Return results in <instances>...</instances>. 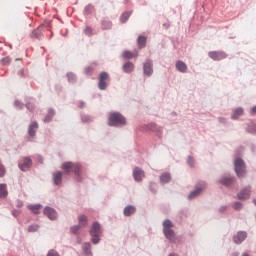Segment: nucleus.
<instances>
[{"instance_id":"11","label":"nucleus","mask_w":256,"mask_h":256,"mask_svg":"<svg viewBox=\"0 0 256 256\" xmlns=\"http://www.w3.org/2000/svg\"><path fill=\"white\" fill-rule=\"evenodd\" d=\"M144 75H147L148 77L153 75V62L150 60L144 63Z\"/></svg>"},{"instance_id":"9","label":"nucleus","mask_w":256,"mask_h":256,"mask_svg":"<svg viewBox=\"0 0 256 256\" xmlns=\"http://www.w3.org/2000/svg\"><path fill=\"white\" fill-rule=\"evenodd\" d=\"M44 215H46V217L51 221H55V219H57V211L51 207H46L44 209Z\"/></svg>"},{"instance_id":"18","label":"nucleus","mask_w":256,"mask_h":256,"mask_svg":"<svg viewBox=\"0 0 256 256\" xmlns=\"http://www.w3.org/2000/svg\"><path fill=\"white\" fill-rule=\"evenodd\" d=\"M249 197H251L250 189H245L238 194V199H241V200L249 199Z\"/></svg>"},{"instance_id":"31","label":"nucleus","mask_w":256,"mask_h":256,"mask_svg":"<svg viewBox=\"0 0 256 256\" xmlns=\"http://www.w3.org/2000/svg\"><path fill=\"white\" fill-rule=\"evenodd\" d=\"M243 115V110L241 108H237L234 110V114L232 115V119H239Z\"/></svg>"},{"instance_id":"33","label":"nucleus","mask_w":256,"mask_h":256,"mask_svg":"<svg viewBox=\"0 0 256 256\" xmlns=\"http://www.w3.org/2000/svg\"><path fill=\"white\" fill-rule=\"evenodd\" d=\"M220 183H222V185H225L226 187H229V185L233 184V179L231 178H223Z\"/></svg>"},{"instance_id":"46","label":"nucleus","mask_w":256,"mask_h":256,"mask_svg":"<svg viewBox=\"0 0 256 256\" xmlns=\"http://www.w3.org/2000/svg\"><path fill=\"white\" fill-rule=\"evenodd\" d=\"M250 113L251 115H256V106L252 107Z\"/></svg>"},{"instance_id":"25","label":"nucleus","mask_w":256,"mask_h":256,"mask_svg":"<svg viewBox=\"0 0 256 256\" xmlns=\"http://www.w3.org/2000/svg\"><path fill=\"white\" fill-rule=\"evenodd\" d=\"M137 41L139 49H143L147 45V38L145 36H139Z\"/></svg>"},{"instance_id":"8","label":"nucleus","mask_w":256,"mask_h":256,"mask_svg":"<svg viewBox=\"0 0 256 256\" xmlns=\"http://www.w3.org/2000/svg\"><path fill=\"white\" fill-rule=\"evenodd\" d=\"M33 165V160H31V158H23L22 159V163L19 164V168L21 169V171H27V169L31 168V166Z\"/></svg>"},{"instance_id":"22","label":"nucleus","mask_w":256,"mask_h":256,"mask_svg":"<svg viewBox=\"0 0 256 256\" xmlns=\"http://www.w3.org/2000/svg\"><path fill=\"white\" fill-rule=\"evenodd\" d=\"M83 251L86 256H93V252H91V243H89V242L84 243Z\"/></svg>"},{"instance_id":"35","label":"nucleus","mask_w":256,"mask_h":256,"mask_svg":"<svg viewBox=\"0 0 256 256\" xmlns=\"http://www.w3.org/2000/svg\"><path fill=\"white\" fill-rule=\"evenodd\" d=\"M39 225L37 224H32L28 227V232L29 233H35V231H38Z\"/></svg>"},{"instance_id":"28","label":"nucleus","mask_w":256,"mask_h":256,"mask_svg":"<svg viewBox=\"0 0 256 256\" xmlns=\"http://www.w3.org/2000/svg\"><path fill=\"white\" fill-rule=\"evenodd\" d=\"M95 12V6L89 4L84 8V15H91Z\"/></svg>"},{"instance_id":"30","label":"nucleus","mask_w":256,"mask_h":256,"mask_svg":"<svg viewBox=\"0 0 256 256\" xmlns=\"http://www.w3.org/2000/svg\"><path fill=\"white\" fill-rule=\"evenodd\" d=\"M78 221H79V226L80 227H85L87 225V216L85 215H80L78 217Z\"/></svg>"},{"instance_id":"10","label":"nucleus","mask_w":256,"mask_h":256,"mask_svg":"<svg viewBox=\"0 0 256 256\" xmlns=\"http://www.w3.org/2000/svg\"><path fill=\"white\" fill-rule=\"evenodd\" d=\"M133 177L135 181H143V177H145V172L141 170V168L136 167L133 170Z\"/></svg>"},{"instance_id":"29","label":"nucleus","mask_w":256,"mask_h":256,"mask_svg":"<svg viewBox=\"0 0 256 256\" xmlns=\"http://www.w3.org/2000/svg\"><path fill=\"white\" fill-rule=\"evenodd\" d=\"M129 17H131V12H124L121 16H120V22L121 23H127V21H129Z\"/></svg>"},{"instance_id":"51","label":"nucleus","mask_w":256,"mask_h":256,"mask_svg":"<svg viewBox=\"0 0 256 256\" xmlns=\"http://www.w3.org/2000/svg\"><path fill=\"white\" fill-rule=\"evenodd\" d=\"M20 75L23 77V70L20 71Z\"/></svg>"},{"instance_id":"42","label":"nucleus","mask_w":256,"mask_h":256,"mask_svg":"<svg viewBox=\"0 0 256 256\" xmlns=\"http://www.w3.org/2000/svg\"><path fill=\"white\" fill-rule=\"evenodd\" d=\"M68 80H69L70 82L75 81V75H73L72 73L68 74Z\"/></svg>"},{"instance_id":"17","label":"nucleus","mask_w":256,"mask_h":256,"mask_svg":"<svg viewBox=\"0 0 256 256\" xmlns=\"http://www.w3.org/2000/svg\"><path fill=\"white\" fill-rule=\"evenodd\" d=\"M176 69L180 73H187V64H185L183 61H178L176 62Z\"/></svg>"},{"instance_id":"24","label":"nucleus","mask_w":256,"mask_h":256,"mask_svg":"<svg viewBox=\"0 0 256 256\" xmlns=\"http://www.w3.org/2000/svg\"><path fill=\"white\" fill-rule=\"evenodd\" d=\"M53 117H55V110L49 109L48 115L44 118V123H49L53 120Z\"/></svg>"},{"instance_id":"1","label":"nucleus","mask_w":256,"mask_h":256,"mask_svg":"<svg viewBox=\"0 0 256 256\" xmlns=\"http://www.w3.org/2000/svg\"><path fill=\"white\" fill-rule=\"evenodd\" d=\"M61 169L66 173V175H71L74 173L76 177H81V171L83 167L79 163L64 162L61 165Z\"/></svg>"},{"instance_id":"43","label":"nucleus","mask_w":256,"mask_h":256,"mask_svg":"<svg viewBox=\"0 0 256 256\" xmlns=\"http://www.w3.org/2000/svg\"><path fill=\"white\" fill-rule=\"evenodd\" d=\"M79 227H80V226H74V227H72V228H71V232H72V233H77V231H79Z\"/></svg>"},{"instance_id":"37","label":"nucleus","mask_w":256,"mask_h":256,"mask_svg":"<svg viewBox=\"0 0 256 256\" xmlns=\"http://www.w3.org/2000/svg\"><path fill=\"white\" fill-rule=\"evenodd\" d=\"M26 107H27V110H28V111H34V110H35V104L32 103V102H28V103L26 104Z\"/></svg>"},{"instance_id":"7","label":"nucleus","mask_w":256,"mask_h":256,"mask_svg":"<svg viewBox=\"0 0 256 256\" xmlns=\"http://www.w3.org/2000/svg\"><path fill=\"white\" fill-rule=\"evenodd\" d=\"M206 187H207V184H205V182H202L200 186H196V189L190 193L189 199H195V197H198V195H201V192L204 191Z\"/></svg>"},{"instance_id":"6","label":"nucleus","mask_w":256,"mask_h":256,"mask_svg":"<svg viewBox=\"0 0 256 256\" xmlns=\"http://www.w3.org/2000/svg\"><path fill=\"white\" fill-rule=\"evenodd\" d=\"M208 56L213 61H222V59H227V53L223 51H211L208 53Z\"/></svg>"},{"instance_id":"44","label":"nucleus","mask_w":256,"mask_h":256,"mask_svg":"<svg viewBox=\"0 0 256 256\" xmlns=\"http://www.w3.org/2000/svg\"><path fill=\"white\" fill-rule=\"evenodd\" d=\"M234 209H237V210L241 209V203L240 202H236L234 204Z\"/></svg>"},{"instance_id":"20","label":"nucleus","mask_w":256,"mask_h":256,"mask_svg":"<svg viewBox=\"0 0 256 256\" xmlns=\"http://www.w3.org/2000/svg\"><path fill=\"white\" fill-rule=\"evenodd\" d=\"M135 211H136L135 206H131V205L126 206L124 208V215H125V217H131V215H133V213H135Z\"/></svg>"},{"instance_id":"32","label":"nucleus","mask_w":256,"mask_h":256,"mask_svg":"<svg viewBox=\"0 0 256 256\" xmlns=\"http://www.w3.org/2000/svg\"><path fill=\"white\" fill-rule=\"evenodd\" d=\"M30 36L32 39H39V37H41V32H39V28H37L36 30H33Z\"/></svg>"},{"instance_id":"47","label":"nucleus","mask_w":256,"mask_h":256,"mask_svg":"<svg viewBox=\"0 0 256 256\" xmlns=\"http://www.w3.org/2000/svg\"><path fill=\"white\" fill-rule=\"evenodd\" d=\"M86 73H93V68H91V67H87L86 68Z\"/></svg>"},{"instance_id":"23","label":"nucleus","mask_w":256,"mask_h":256,"mask_svg":"<svg viewBox=\"0 0 256 256\" xmlns=\"http://www.w3.org/2000/svg\"><path fill=\"white\" fill-rule=\"evenodd\" d=\"M123 69L125 71V73H133L134 69H135V65H133V63L128 62L126 64H124Z\"/></svg>"},{"instance_id":"16","label":"nucleus","mask_w":256,"mask_h":256,"mask_svg":"<svg viewBox=\"0 0 256 256\" xmlns=\"http://www.w3.org/2000/svg\"><path fill=\"white\" fill-rule=\"evenodd\" d=\"M163 233L166 239H169V241H173V239H175V232L171 228L163 229Z\"/></svg>"},{"instance_id":"13","label":"nucleus","mask_w":256,"mask_h":256,"mask_svg":"<svg viewBox=\"0 0 256 256\" xmlns=\"http://www.w3.org/2000/svg\"><path fill=\"white\" fill-rule=\"evenodd\" d=\"M234 243H243L245 239H247V232H238L237 235L234 236Z\"/></svg>"},{"instance_id":"50","label":"nucleus","mask_w":256,"mask_h":256,"mask_svg":"<svg viewBox=\"0 0 256 256\" xmlns=\"http://www.w3.org/2000/svg\"><path fill=\"white\" fill-rule=\"evenodd\" d=\"M232 256H239V253H234Z\"/></svg>"},{"instance_id":"4","label":"nucleus","mask_w":256,"mask_h":256,"mask_svg":"<svg viewBox=\"0 0 256 256\" xmlns=\"http://www.w3.org/2000/svg\"><path fill=\"white\" fill-rule=\"evenodd\" d=\"M234 165L235 172L238 175V177H243V175H245V162L238 158L235 160Z\"/></svg>"},{"instance_id":"48","label":"nucleus","mask_w":256,"mask_h":256,"mask_svg":"<svg viewBox=\"0 0 256 256\" xmlns=\"http://www.w3.org/2000/svg\"><path fill=\"white\" fill-rule=\"evenodd\" d=\"M83 107H85V102H80V103H79V108H80V109H83Z\"/></svg>"},{"instance_id":"3","label":"nucleus","mask_w":256,"mask_h":256,"mask_svg":"<svg viewBox=\"0 0 256 256\" xmlns=\"http://www.w3.org/2000/svg\"><path fill=\"white\" fill-rule=\"evenodd\" d=\"M101 225L99 223H93L91 229H90V235L92 237V243H94V245H97V243H99L100 241V236H101Z\"/></svg>"},{"instance_id":"49","label":"nucleus","mask_w":256,"mask_h":256,"mask_svg":"<svg viewBox=\"0 0 256 256\" xmlns=\"http://www.w3.org/2000/svg\"><path fill=\"white\" fill-rule=\"evenodd\" d=\"M157 131H159L161 133V131H163V128H158Z\"/></svg>"},{"instance_id":"38","label":"nucleus","mask_w":256,"mask_h":256,"mask_svg":"<svg viewBox=\"0 0 256 256\" xmlns=\"http://www.w3.org/2000/svg\"><path fill=\"white\" fill-rule=\"evenodd\" d=\"M2 65H9L11 63V59L9 57H5L1 60Z\"/></svg>"},{"instance_id":"34","label":"nucleus","mask_w":256,"mask_h":256,"mask_svg":"<svg viewBox=\"0 0 256 256\" xmlns=\"http://www.w3.org/2000/svg\"><path fill=\"white\" fill-rule=\"evenodd\" d=\"M173 227V222L171 220H165L163 222V229H171Z\"/></svg>"},{"instance_id":"41","label":"nucleus","mask_w":256,"mask_h":256,"mask_svg":"<svg viewBox=\"0 0 256 256\" xmlns=\"http://www.w3.org/2000/svg\"><path fill=\"white\" fill-rule=\"evenodd\" d=\"M14 105H15V107H19L20 109L23 108V104L19 100H15Z\"/></svg>"},{"instance_id":"2","label":"nucleus","mask_w":256,"mask_h":256,"mask_svg":"<svg viewBox=\"0 0 256 256\" xmlns=\"http://www.w3.org/2000/svg\"><path fill=\"white\" fill-rule=\"evenodd\" d=\"M109 127H117L119 125H127L125 116H122L119 112L110 113L108 118Z\"/></svg>"},{"instance_id":"5","label":"nucleus","mask_w":256,"mask_h":256,"mask_svg":"<svg viewBox=\"0 0 256 256\" xmlns=\"http://www.w3.org/2000/svg\"><path fill=\"white\" fill-rule=\"evenodd\" d=\"M99 83L98 87L101 89V91H105L107 89V81H109V74L107 72H102L99 75Z\"/></svg>"},{"instance_id":"27","label":"nucleus","mask_w":256,"mask_h":256,"mask_svg":"<svg viewBox=\"0 0 256 256\" xmlns=\"http://www.w3.org/2000/svg\"><path fill=\"white\" fill-rule=\"evenodd\" d=\"M7 195H9L7 184H0V197H7Z\"/></svg>"},{"instance_id":"26","label":"nucleus","mask_w":256,"mask_h":256,"mask_svg":"<svg viewBox=\"0 0 256 256\" xmlns=\"http://www.w3.org/2000/svg\"><path fill=\"white\" fill-rule=\"evenodd\" d=\"M171 181V174L170 173H163L160 175V182L161 183H169Z\"/></svg>"},{"instance_id":"40","label":"nucleus","mask_w":256,"mask_h":256,"mask_svg":"<svg viewBox=\"0 0 256 256\" xmlns=\"http://www.w3.org/2000/svg\"><path fill=\"white\" fill-rule=\"evenodd\" d=\"M5 166L0 165V177H5Z\"/></svg>"},{"instance_id":"39","label":"nucleus","mask_w":256,"mask_h":256,"mask_svg":"<svg viewBox=\"0 0 256 256\" xmlns=\"http://www.w3.org/2000/svg\"><path fill=\"white\" fill-rule=\"evenodd\" d=\"M47 256H61V255H59V252H57L56 250L52 249L48 252Z\"/></svg>"},{"instance_id":"52","label":"nucleus","mask_w":256,"mask_h":256,"mask_svg":"<svg viewBox=\"0 0 256 256\" xmlns=\"http://www.w3.org/2000/svg\"><path fill=\"white\" fill-rule=\"evenodd\" d=\"M152 127H157V124H152Z\"/></svg>"},{"instance_id":"14","label":"nucleus","mask_w":256,"mask_h":256,"mask_svg":"<svg viewBox=\"0 0 256 256\" xmlns=\"http://www.w3.org/2000/svg\"><path fill=\"white\" fill-rule=\"evenodd\" d=\"M122 57L124 59H134L135 57H139V52L137 51L131 52L129 50H126L122 53Z\"/></svg>"},{"instance_id":"21","label":"nucleus","mask_w":256,"mask_h":256,"mask_svg":"<svg viewBox=\"0 0 256 256\" xmlns=\"http://www.w3.org/2000/svg\"><path fill=\"white\" fill-rule=\"evenodd\" d=\"M28 209L34 213V215H39L41 209H43V206L36 204V205H29Z\"/></svg>"},{"instance_id":"12","label":"nucleus","mask_w":256,"mask_h":256,"mask_svg":"<svg viewBox=\"0 0 256 256\" xmlns=\"http://www.w3.org/2000/svg\"><path fill=\"white\" fill-rule=\"evenodd\" d=\"M54 185H61L63 181V172L57 171L52 175Z\"/></svg>"},{"instance_id":"36","label":"nucleus","mask_w":256,"mask_h":256,"mask_svg":"<svg viewBox=\"0 0 256 256\" xmlns=\"http://www.w3.org/2000/svg\"><path fill=\"white\" fill-rule=\"evenodd\" d=\"M84 33H85V35H88V37H91V35H93V28L87 26V27L84 29Z\"/></svg>"},{"instance_id":"19","label":"nucleus","mask_w":256,"mask_h":256,"mask_svg":"<svg viewBox=\"0 0 256 256\" xmlns=\"http://www.w3.org/2000/svg\"><path fill=\"white\" fill-rule=\"evenodd\" d=\"M101 25H102V29L107 30V29H111V27H113V22H111V20H109V18H103Z\"/></svg>"},{"instance_id":"15","label":"nucleus","mask_w":256,"mask_h":256,"mask_svg":"<svg viewBox=\"0 0 256 256\" xmlns=\"http://www.w3.org/2000/svg\"><path fill=\"white\" fill-rule=\"evenodd\" d=\"M39 129V124L37 122H32L29 126L28 133L30 137H35V133Z\"/></svg>"},{"instance_id":"45","label":"nucleus","mask_w":256,"mask_h":256,"mask_svg":"<svg viewBox=\"0 0 256 256\" xmlns=\"http://www.w3.org/2000/svg\"><path fill=\"white\" fill-rule=\"evenodd\" d=\"M194 162H195V160H193V157L188 158V163H189V165H191V167H193Z\"/></svg>"}]
</instances>
